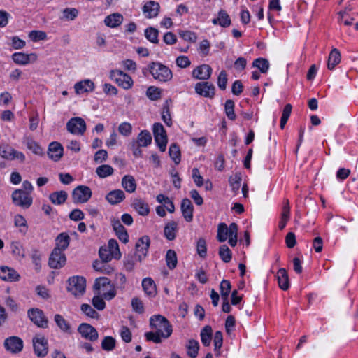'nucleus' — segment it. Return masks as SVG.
Returning a JSON list of instances; mask_svg holds the SVG:
<instances>
[{"label":"nucleus","instance_id":"1","mask_svg":"<svg viewBox=\"0 0 358 358\" xmlns=\"http://www.w3.org/2000/svg\"><path fill=\"white\" fill-rule=\"evenodd\" d=\"M150 326L155 331L145 334V339L155 343H160L162 339L170 337L173 332L172 325L163 315H155L150 318Z\"/></svg>","mask_w":358,"mask_h":358},{"label":"nucleus","instance_id":"2","mask_svg":"<svg viewBox=\"0 0 358 358\" xmlns=\"http://www.w3.org/2000/svg\"><path fill=\"white\" fill-rule=\"evenodd\" d=\"M148 69L153 78L159 82H168L173 78L171 70L160 62H151Z\"/></svg>","mask_w":358,"mask_h":358},{"label":"nucleus","instance_id":"3","mask_svg":"<svg viewBox=\"0 0 358 358\" xmlns=\"http://www.w3.org/2000/svg\"><path fill=\"white\" fill-rule=\"evenodd\" d=\"M13 203L22 208H29L32 204L31 196L22 189H15L11 196Z\"/></svg>","mask_w":358,"mask_h":358},{"label":"nucleus","instance_id":"4","mask_svg":"<svg viewBox=\"0 0 358 358\" xmlns=\"http://www.w3.org/2000/svg\"><path fill=\"white\" fill-rule=\"evenodd\" d=\"M85 287L86 282L83 277L73 276L68 280L67 290L76 296L83 295Z\"/></svg>","mask_w":358,"mask_h":358},{"label":"nucleus","instance_id":"5","mask_svg":"<svg viewBox=\"0 0 358 358\" xmlns=\"http://www.w3.org/2000/svg\"><path fill=\"white\" fill-rule=\"evenodd\" d=\"M92 192L91 189L85 185H79L72 192V200L74 203H85L87 202Z\"/></svg>","mask_w":358,"mask_h":358},{"label":"nucleus","instance_id":"6","mask_svg":"<svg viewBox=\"0 0 358 358\" xmlns=\"http://www.w3.org/2000/svg\"><path fill=\"white\" fill-rule=\"evenodd\" d=\"M110 78L114 80L119 86L126 90L131 88L133 85L131 77L120 70L110 71Z\"/></svg>","mask_w":358,"mask_h":358},{"label":"nucleus","instance_id":"7","mask_svg":"<svg viewBox=\"0 0 358 358\" xmlns=\"http://www.w3.org/2000/svg\"><path fill=\"white\" fill-rule=\"evenodd\" d=\"M153 134L156 144L161 152H164L166 148V132L161 123H155L153 125Z\"/></svg>","mask_w":358,"mask_h":358},{"label":"nucleus","instance_id":"8","mask_svg":"<svg viewBox=\"0 0 358 358\" xmlns=\"http://www.w3.org/2000/svg\"><path fill=\"white\" fill-rule=\"evenodd\" d=\"M27 315L31 321L38 327L43 329L48 327V320L41 309L37 308H31L28 310Z\"/></svg>","mask_w":358,"mask_h":358},{"label":"nucleus","instance_id":"9","mask_svg":"<svg viewBox=\"0 0 358 358\" xmlns=\"http://www.w3.org/2000/svg\"><path fill=\"white\" fill-rule=\"evenodd\" d=\"M34 350L38 357H44L48 352V340L43 336L36 335L32 340Z\"/></svg>","mask_w":358,"mask_h":358},{"label":"nucleus","instance_id":"10","mask_svg":"<svg viewBox=\"0 0 358 358\" xmlns=\"http://www.w3.org/2000/svg\"><path fill=\"white\" fill-rule=\"evenodd\" d=\"M23 341L16 336L8 337L3 342V347L6 350L13 354L20 352L23 349Z\"/></svg>","mask_w":358,"mask_h":358},{"label":"nucleus","instance_id":"11","mask_svg":"<svg viewBox=\"0 0 358 358\" xmlns=\"http://www.w3.org/2000/svg\"><path fill=\"white\" fill-rule=\"evenodd\" d=\"M66 262V258L64 252L58 250V248H54L49 257V266L55 269L61 268L65 265Z\"/></svg>","mask_w":358,"mask_h":358},{"label":"nucleus","instance_id":"12","mask_svg":"<svg viewBox=\"0 0 358 358\" xmlns=\"http://www.w3.org/2000/svg\"><path fill=\"white\" fill-rule=\"evenodd\" d=\"M78 331L85 339L96 341L99 338L96 329L87 323H82L78 327Z\"/></svg>","mask_w":358,"mask_h":358},{"label":"nucleus","instance_id":"13","mask_svg":"<svg viewBox=\"0 0 358 358\" xmlns=\"http://www.w3.org/2000/svg\"><path fill=\"white\" fill-rule=\"evenodd\" d=\"M66 127L68 131L74 134H83L86 129L85 122L80 117L71 118Z\"/></svg>","mask_w":358,"mask_h":358},{"label":"nucleus","instance_id":"14","mask_svg":"<svg viewBox=\"0 0 358 358\" xmlns=\"http://www.w3.org/2000/svg\"><path fill=\"white\" fill-rule=\"evenodd\" d=\"M150 238L144 236L138 239L136 243V256L138 261H141L146 255L150 246Z\"/></svg>","mask_w":358,"mask_h":358},{"label":"nucleus","instance_id":"15","mask_svg":"<svg viewBox=\"0 0 358 358\" xmlns=\"http://www.w3.org/2000/svg\"><path fill=\"white\" fill-rule=\"evenodd\" d=\"M215 86L208 82H201L195 85V92L204 97H213L215 95Z\"/></svg>","mask_w":358,"mask_h":358},{"label":"nucleus","instance_id":"16","mask_svg":"<svg viewBox=\"0 0 358 358\" xmlns=\"http://www.w3.org/2000/svg\"><path fill=\"white\" fill-rule=\"evenodd\" d=\"M111 225L118 238L124 243H127L129 241V235L120 221L117 219H113L111 220Z\"/></svg>","mask_w":358,"mask_h":358},{"label":"nucleus","instance_id":"17","mask_svg":"<svg viewBox=\"0 0 358 358\" xmlns=\"http://www.w3.org/2000/svg\"><path fill=\"white\" fill-rule=\"evenodd\" d=\"M212 69L208 64H202L192 71V77L197 80H208L210 78Z\"/></svg>","mask_w":358,"mask_h":358},{"label":"nucleus","instance_id":"18","mask_svg":"<svg viewBox=\"0 0 358 358\" xmlns=\"http://www.w3.org/2000/svg\"><path fill=\"white\" fill-rule=\"evenodd\" d=\"M20 275L13 268L8 266L0 267V278L4 281L16 282L20 280Z\"/></svg>","mask_w":358,"mask_h":358},{"label":"nucleus","instance_id":"19","mask_svg":"<svg viewBox=\"0 0 358 358\" xmlns=\"http://www.w3.org/2000/svg\"><path fill=\"white\" fill-rule=\"evenodd\" d=\"M131 206L141 216H147L150 211L148 203L141 198L134 199Z\"/></svg>","mask_w":358,"mask_h":358},{"label":"nucleus","instance_id":"20","mask_svg":"<svg viewBox=\"0 0 358 358\" xmlns=\"http://www.w3.org/2000/svg\"><path fill=\"white\" fill-rule=\"evenodd\" d=\"M48 155L51 159L57 162L63 155V147L58 142H52L49 145Z\"/></svg>","mask_w":358,"mask_h":358},{"label":"nucleus","instance_id":"21","mask_svg":"<svg viewBox=\"0 0 358 358\" xmlns=\"http://www.w3.org/2000/svg\"><path fill=\"white\" fill-rule=\"evenodd\" d=\"M194 206L189 199H183L181 203V211L185 220L190 222L193 220Z\"/></svg>","mask_w":358,"mask_h":358},{"label":"nucleus","instance_id":"22","mask_svg":"<svg viewBox=\"0 0 358 358\" xmlns=\"http://www.w3.org/2000/svg\"><path fill=\"white\" fill-rule=\"evenodd\" d=\"M94 88V83L88 79L78 82L74 85L75 92L77 94L92 92Z\"/></svg>","mask_w":358,"mask_h":358},{"label":"nucleus","instance_id":"23","mask_svg":"<svg viewBox=\"0 0 358 358\" xmlns=\"http://www.w3.org/2000/svg\"><path fill=\"white\" fill-rule=\"evenodd\" d=\"M125 199V194L121 189L110 191L106 196V199L111 205H116L121 203Z\"/></svg>","mask_w":358,"mask_h":358},{"label":"nucleus","instance_id":"24","mask_svg":"<svg viewBox=\"0 0 358 358\" xmlns=\"http://www.w3.org/2000/svg\"><path fill=\"white\" fill-rule=\"evenodd\" d=\"M159 8L157 2L150 1L144 5L143 10L148 18H152L158 15Z\"/></svg>","mask_w":358,"mask_h":358},{"label":"nucleus","instance_id":"25","mask_svg":"<svg viewBox=\"0 0 358 358\" xmlns=\"http://www.w3.org/2000/svg\"><path fill=\"white\" fill-rule=\"evenodd\" d=\"M31 58L36 60L37 56L35 54L27 55L24 52H15L12 55V59L14 62L20 65H26L29 64L31 61Z\"/></svg>","mask_w":358,"mask_h":358},{"label":"nucleus","instance_id":"26","mask_svg":"<svg viewBox=\"0 0 358 358\" xmlns=\"http://www.w3.org/2000/svg\"><path fill=\"white\" fill-rule=\"evenodd\" d=\"M212 23L215 25L219 24L222 27H228L231 24V19L225 10H220L218 12L217 17L213 19Z\"/></svg>","mask_w":358,"mask_h":358},{"label":"nucleus","instance_id":"27","mask_svg":"<svg viewBox=\"0 0 358 358\" xmlns=\"http://www.w3.org/2000/svg\"><path fill=\"white\" fill-rule=\"evenodd\" d=\"M22 143L27 148L31 150L33 153L41 155L43 154V148L32 138L25 136L22 139Z\"/></svg>","mask_w":358,"mask_h":358},{"label":"nucleus","instance_id":"28","mask_svg":"<svg viewBox=\"0 0 358 358\" xmlns=\"http://www.w3.org/2000/svg\"><path fill=\"white\" fill-rule=\"evenodd\" d=\"M142 287L145 294L154 296L157 293L156 285L151 278H145L142 280Z\"/></svg>","mask_w":358,"mask_h":358},{"label":"nucleus","instance_id":"29","mask_svg":"<svg viewBox=\"0 0 358 358\" xmlns=\"http://www.w3.org/2000/svg\"><path fill=\"white\" fill-rule=\"evenodd\" d=\"M279 287L287 290L289 287V278L287 271L285 268H280L276 275Z\"/></svg>","mask_w":358,"mask_h":358},{"label":"nucleus","instance_id":"30","mask_svg":"<svg viewBox=\"0 0 358 358\" xmlns=\"http://www.w3.org/2000/svg\"><path fill=\"white\" fill-rule=\"evenodd\" d=\"M122 186L126 192L133 193L136 189V182L134 176L126 175L122 179Z\"/></svg>","mask_w":358,"mask_h":358},{"label":"nucleus","instance_id":"31","mask_svg":"<svg viewBox=\"0 0 358 358\" xmlns=\"http://www.w3.org/2000/svg\"><path fill=\"white\" fill-rule=\"evenodd\" d=\"M123 21V17L120 13H113L106 17L104 23L106 26L115 28L120 26Z\"/></svg>","mask_w":358,"mask_h":358},{"label":"nucleus","instance_id":"32","mask_svg":"<svg viewBox=\"0 0 358 358\" xmlns=\"http://www.w3.org/2000/svg\"><path fill=\"white\" fill-rule=\"evenodd\" d=\"M55 241V248H58V250L64 252L69 245L70 237L66 233H61L57 236Z\"/></svg>","mask_w":358,"mask_h":358},{"label":"nucleus","instance_id":"33","mask_svg":"<svg viewBox=\"0 0 358 358\" xmlns=\"http://www.w3.org/2000/svg\"><path fill=\"white\" fill-rule=\"evenodd\" d=\"M177 231V223L175 221L169 222L164 227V236L169 241H173L176 238Z\"/></svg>","mask_w":358,"mask_h":358},{"label":"nucleus","instance_id":"34","mask_svg":"<svg viewBox=\"0 0 358 358\" xmlns=\"http://www.w3.org/2000/svg\"><path fill=\"white\" fill-rule=\"evenodd\" d=\"M57 327L64 333L71 334L72 333L69 323L59 314H56L54 317Z\"/></svg>","mask_w":358,"mask_h":358},{"label":"nucleus","instance_id":"35","mask_svg":"<svg viewBox=\"0 0 358 358\" xmlns=\"http://www.w3.org/2000/svg\"><path fill=\"white\" fill-rule=\"evenodd\" d=\"M67 196V193L65 191L61 190L50 194L49 199L53 204L61 205L66 201Z\"/></svg>","mask_w":358,"mask_h":358},{"label":"nucleus","instance_id":"36","mask_svg":"<svg viewBox=\"0 0 358 358\" xmlns=\"http://www.w3.org/2000/svg\"><path fill=\"white\" fill-rule=\"evenodd\" d=\"M289 215H290V207H289V201L287 199L285 201V204L282 208L281 220H280V221L279 222V225H278V227L280 230H282L285 227L286 224L289 219Z\"/></svg>","mask_w":358,"mask_h":358},{"label":"nucleus","instance_id":"37","mask_svg":"<svg viewBox=\"0 0 358 358\" xmlns=\"http://www.w3.org/2000/svg\"><path fill=\"white\" fill-rule=\"evenodd\" d=\"M341 62V54L340 52L334 48L333 49L329 56L327 67L329 70H332L334 67L338 64Z\"/></svg>","mask_w":358,"mask_h":358},{"label":"nucleus","instance_id":"38","mask_svg":"<svg viewBox=\"0 0 358 358\" xmlns=\"http://www.w3.org/2000/svg\"><path fill=\"white\" fill-rule=\"evenodd\" d=\"M212 328L210 326H205L201 331V340L204 346H209L212 340Z\"/></svg>","mask_w":358,"mask_h":358},{"label":"nucleus","instance_id":"39","mask_svg":"<svg viewBox=\"0 0 358 358\" xmlns=\"http://www.w3.org/2000/svg\"><path fill=\"white\" fill-rule=\"evenodd\" d=\"M14 224L19 228V231L23 235L26 234L28 230V226L26 219L21 215H16L14 217Z\"/></svg>","mask_w":358,"mask_h":358},{"label":"nucleus","instance_id":"40","mask_svg":"<svg viewBox=\"0 0 358 358\" xmlns=\"http://www.w3.org/2000/svg\"><path fill=\"white\" fill-rule=\"evenodd\" d=\"M241 180L242 176L241 173H236L235 174L229 177V182L230 184L232 191L235 194H237L240 189Z\"/></svg>","mask_w":358,"mask_h":358},{"label":"nucleus","instance_id":"41","mask_svg":"<svg viewBox=\"0 0 358 358\" xmlns=\"http://www.w3.org/2000/svg\"><path fill=\"white\" fill-rule=\"evenodd\" d=\"M187 355L191 358H196L198 355V352L199 349V345L197 341L191 339L188 341L187 345Z\"/></svg>","mask_w":358,"mask_h":358},{"label":"nucleus","instance_id":"42","mask_svg":"<svg viewBox=\"0 0 358 358\" xmlns=\"http://www.w3.org/2000/svg\"><path fill=\"white\" fill-rule=\"evenodd\" d=\"M152 136L149 131L144 130L142 131L138 136L137 144L139 146L146 147L151 143Z\"/></svg>","mask_w":358,"mask_h":358},{"label":"nucleus","instance_id":"43","mask_svg":"<svg viewBox=\"0 0 358 358\" xmlns=\"http://www.w3.org/2000/svg\"><path fill=\"white\" fill-rule=\"evenodd\" d=\"M166 262L169 269H173L176 267L178 259L176 252L173 250H169L166 255Z\"/></svg>","mask_w":358,"mask_h":358},{"label":"nucleus","instance_id":"44","mask_svg":"<svg viewBox=\"0 0 358 358\" xmlns=\"http://www.w3.org/2000/svg\"><path fill=\"white\" fill-rule=\"evenodd\" d=\"M252 66L259 69L261 73H265L269 69V62L265 58H257L253 61Z\"/></svg>","mask_w":358,"mask_h":358},{"label":"nucleus","instance_id":"45","mask_svg":"<svg viewBox=\"0 0 358 358\" xmlns=\"http://www.w3.org/2000/svg\"><path fill=\"white\" fill-rule=\"evenodd\" d=\"M159 31L154 27H148L145 30V38L152 43H158Z\"/></svg>","mask_w":358,"mask_h":358},{"label":"nucleus","instance_id":"46","mask_svg":"<svg viewBox=\"0 0 358 358\" xmlns=\"http://www.w3.org/2000/svg\"><path fill=\"white\" fill-rule=\"evenodd\" d=\"M170 157L174 161L175 164H178L180 162V150L179 146L176 143H172L169 150Z\"/></svg>","mask_w":358,"mask_h":358},{"label":"nucleus","instance_id":"47","mask_svg":"<svg viewBox=\"0 0 358 358\" xmlns=\"http://www.w3.org/2000/svg\"><path fill=\"white\" fill-rule=\"evenodd\" d=\"M107 248L112 255H113V258L116 259H119L121 257V252L120 251L119 245L116 240L110 239L108 241V245Z\"/></svg>","mask_w":358,"mask_h":358},{"label":"nucleus","instance_id":"48","mask_svg":"<svg viewBox=\"0 0 358 358\" xmlns=\"http://www.w3.org/2000/svg\"><path fill=\"white\" fill-rule=\"evenodd\" d=\"M231 289V285L230 282L227 280H222L220 285V291L222 299H226L229 298Z\"/></svg>","mask_w":358,"mask_h":358},{"label":"nucleus","instance_id":"49","mask_svg":"<svg viewBox=\"0 0 358 358\" xmlns=\"http://www.w3.org/2000/svg\"><path fill=\"white\" fill-rule=\"evenodd\" d=\"M96 172L100 178H104L113 174V169L110 165L103 164L98 166Z\"/></svg>","mask_w":358,"mask_h":358},{"label":"nucleus","instance_id":"50","mask_svg":"<svg viewBox=\"0 0 358 358\" xmlns=\"http://www.w3.org/2000/svg\"><path fill=\"white\" fill-rule=\"evenodd\" d=\"M115 285L114 284L111 283V281L106 277H101L96 279L94 284V289L96 290L101 291V289H103L106 286Z\"/></svg>","mask_w":358,"mask_h":358},{"label":"nucleus","instance_id":"51","mask_svg":"<svg viewBox=\"0 0 358 358\" xmlns=\"http://www.w3.org/2000/svg\"><path fill=\"white\" fill-rule=\"evenodd\" d=\"M228 227L225 223H220L217 227V238L220 242H224L228 237Z\"/></svg>","mask_w":358,"mask_h":358},{"label":"nucleus","instance_id":"52","mask_svg":"<svg viewBox=\"0 0 358 358\" xmlns=\"http://www.w3.org/2000/svg\"><path fill=\"white\" fill-rule=\"evenodd\" d=\"M219 255L221 259L225 263L229 262L231 259V252L226 245L220 246Z\"/></svg>","mask_w":358,"mask_h":358},{"label":"nucleus","instance_id":"53","mask_svg":"<svg viewBox=\"0 0 358 358\" xmlns=\"http://www.w3.org/2000/svg\"><path fill=\"white\" fill-rule=\"evenodd\" d=\"M213 343L215 346V351L217 355H220V349L221 348L223 343V336L220 331H217L214 334Z\"/></svg>","mask_w":358,"mask_h":358},{"label":"nucleus","instance_id":"54","mask_svg":"<svg viewBox=\"0 0 358 358\" xmlns=\"http://www.w3.org/2000/svg\"><path fill=\"white\" fill-rule=\"evenodd\" d=\"M127 282V278L124 274L122 273H118L115 274L114 285L115 287L120 289H124L125 287V284Z\"/></svg>","mask_w":358,"mask_h":358},{"label":"nucleus","instance_id":"55","mask_svg":"<svg viewBox=\"0 0 358 358\" xmlns=\"http://www.w3.org/2000/svg\"><path fill=\"white\" fill-rule=\"evenodd\" d=\"M115 346V340L112 336H106L101 342V348L106 351H110Z\"/></svg>","mask_w":358,"mask_h":358},{"label":"nucleus","instance_id":"56","mask_svg":"<svg viewBox=\"0 0 358 358\" xmlns=\"http://www.w3.org/2000/svg\"><path fill=\"white\" fill-rule=\"evenodd\" d=\"M161 90L155 86H150L146 91L147 96L151 100H157L161 96Z\"/></svg>","mask_w":358,"mask_h":358},{"label":"nucleus","instance_id":"57","mask_svg":"<svg viewBox=\"0 0 358 358\" xmlns=\"http://www.w3.org/2000/svg\"><path fill=\"white\" fill-rule=\"evenodd\" d=\"M14 150L8 145L0 146V155L6 159L13 160V157L12 155Z\"/></svg>","mask_w":358,"mask_h":358},{"label":"nucleus","instance_id":"58","mask_svg":"<svg viewBox=\"0 0 358 358\" xmlns=\"http://www.w3.org/2000/svg\"><path fill=\"white\" fill-rule=\"evenodd\" d=\"M83 313L92 318H98L99 313L89 304L84 303L80 308Z\"/></svg>","mask_w":358,"mask_h":358},{"label":"nucleus","instance_id":"59","mask_svg":"<svg viewBox=\"0 0 358 358\" xmlns=\"http://www.w3.org/2000/svg\"><path fill=\"white\" fill-rule=\"evenodd\" d=\"M197 253L201 257H205L207 253L206 242L204 238H199L196 244Z\"/></svg>","mask_w":358,"mask_h":358},{"label":"nucleus","instance_id":"60","mask_svg":"<svg viewBox=\"0 0 358 358\" xmlns=\"http://www.w3.org/2000/svg\"><path fill=\"white\" fill-rule=\"evenodd\" d=\"M131 306L136 313L139 314L144 313V306L142 301L139 298L134 297L131 299Z\"/></svg>","mask_w":358,"mask_h":358},{"label":"nucleus","instance_id":"61","mask_svg":"<svg viewBox=\"0 0 358 358\" xmlns=\"http://www.w3.org/2000/svg\"><path fill=\"white\" fill-rule=\"evenodd\" d=\"M63 17L68 20H73L78 15V11L76 8H66L63 10Z\"/></svg>","mask_w":358,"mask_h":358},{"label":"nucleus","instance_id":"62","mask_svg":"<svg viewBox=\"0 0 358 358\" xmlns=\"http://www.w3.org/2000/svg\"><path fill=\"white\" fill-rule=\"evenodd\" d=\"M33 41H43L47 39V34L43 31H31L29 34Z\"/></svg>","mask_w":358,"mask_h":358},{"label":"nucleus","instance_id":"63","mask_svg":"<svg viewBox=\"0 0 358 358\" xmlns=\"http://www.w3.org/2000/svg\"><path fill=\"white\" fill-rule=\"evenodd\" d=\"M92 304L99 310H103L106 308V303L103 296H95L92 299Z\"/></svg>","mask_w":358,"mask_h":358},{"label":"nucleus","instance_id":"64","mask_svg":"<svg viewBox=\"0 0 358 358\" xmlns=\"http://www.w3.org/2000/svg\"><path fill=\"white\" fill-rule=\"evenodd\" d=\"M99 255L104 263L109 262L112 258H113V255H112L110 252L106 248L103 247H101L99 249Z\"/></svg>","mask_w":358,"mask_h":358}]
</instances>
